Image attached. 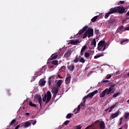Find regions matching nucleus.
Listing matches in <instances>:
<instances>
[{
  "mask_svg": "<svg viewBox=\"0 0 129 129\" xmlns=\"http://www.w3.org/2000/svg\"><path fill=\"white\" fill-rule=\"evenodd\" d=\"M51 98H52V94H51V92H50V91H48L46 94H45L44 97L42 98V100L43 102H45V101L46 105L50 102Z\"/></svg>",
  "mask_w": 129,
  "mask_h": 129,
  "instance_id": "obj_1",
  "label": "nucleus"
},
{
  "mask_svg": "<svg viewBox=\"0 0 129 129\" xmlns=\"http://www.w3.org/2000/svg\"><path fill=\"white\" fill-rule=\"evenodd\" d=\"M93 29L89 28L84 33L83 39H85L86 38H87V37L88 38H91V37H93Z\"/></svg>",
  "mask_w": 129,
  "mask_h": 129,
  "instance_id": "obj_2",
  "label": "nucleus"
},
{
  "mask_svg": "<svg viewBox=\"0 0 129 129\" xmlns=\"http://www.w3.org/2000/svg\"><path fill=\"white\" fill-rule=\"evenodd\" d=\"M106 48V44L105 41L101 40L98 44V51H104Z\"/></svg>",
  "mask_w": 129,
  "mask_h": 129,
  "instance_id": "obj_3",
  "label": "nucleus"
},
{
  "mask_svg": "<svg viewBox=\"0 0 129 129\" xmlns=\"http://www.w3.org/2000/svg\"><path fill=\"white\" fill-rule=\"evenodd\" d=\"M114 13H118L119 14H123L125 12V8L116 7L114 8H112Z\"/></svg>",
  "mask_w": 129,
  "mask_h": 129,
  "instance_id": "obj_4",
  "label": "nucleus"
},
{
  "mask_svg": "<svg viewBox=\"0 0 129 129\" xmlns=\"http://www.w3.org/2000/svg\"><path fill=\"white\" fill-rule=\"evenodd\" d=\"M34 99L36 101H38L40 104V108H42V107H43V105L42 104V97H41V96L39 95H36L34 97Z\"/></svg>",
  "mask_w": 129,
  "mask_h": 129,
  "instance_id": "obj_5",
  "label": "nucleus"
},
{
  "mask_svg": "<svg viewBox=\"0 0 129 129\" xmlns=\"http://www.w3.org/2000/svg\"><path fill=\"white\" fill-rule=\"evenodd\" d=\"M105 94H107V95H108V94H111V93L108 90V88L105 89L100 94V98L102 97H104L105 96Z\"/></svg>",
  "mask_w": 129,
  "mask_h": 129,
  "instance_id": "obj_6",
  "label": "nucleus"
},
{
  "mask_svg": "<svg viewBox=\"0 0 129 129\" xmlns=\"http://www.w3.org/2000/svg\"><path fill=\"white\" fill-rule=\"evenodd\" d=\"M116 85L115 84H111L110 85V87L108 89V90L109 91V92L111 93V94H112L113 92H114V91H112L114 90V87H115Z\"/></svg>",
  "mask_w": 129,
  "mask_h": 129,
  "instance_id": "obj_7",
  "label": "nucleus"
},
{
  "mask_svg": "<svg viewBox=\"0 0 129 129\" xmlns=\"http://www.w3.org/2000/svg\"><path fill=\"white\" fill-rule=\"evenodd\" d=\"M97 93H98V90H96L94 91H93V92L89 93L88 94V96L89 98H92V97H93V96H94V95H95V94H97Z\"/></svg>",
  "mask_w": 129,
  "mask_h": 129,
  "instance_id": "obj_8",
  "label": "nucleus"
},
{
  "mask_svg": "<svg viewBox=\"0 0 129 129\" xmlns=\"http://www.w3.org/2000/svg\"><path fill=\"white\" fill-rule=\"evenodd\" d=\"M71 81V75L68 74L67 76V78L65 80L66 84H69L70 83V81Z\"/></svg>",
  "mask_w": 129,
  "mask_h": 129,
  "instance_id": "obj_9",
  "label": "nucleus"
},
{
  "mask_svg": "<svg viewBox=\"0 0 129 129\" xmlns=\"http://www.w3.org/2000/svg\"><path fill=\"white\" fill-rule=\"evenodd\" d=\"M119 115V110H118L115 113H113L110 116V118L112 119H113V118H115V117H117Z\"/></svg>",
  "mask_w": 129,
  "mask_h": 129,
  "instance_id": "obj_10",
  "label": "nucleus"
},
{
  "mask_svg": "<svg viewBox=\"0 0 129 129\" xmlns=\"http://www.w3.org/2000/svg\"><path fill=\"white\" fill-rule=\"evenodd\" d=\"M88 28V26H85L83 28V29H81L78 34L80 35H82V34H83V33H84V32H85V31H86V30H87V29Z\"/></svg>",
  "mask_w": 129,
  "mask_h": 129,
  "instance_id": "obj_11",
  "label": "nucleus"
},
{
  "mask_svg": "<svg viewBox=\"0 0 129 129\" xmlns=\"http://www.w3.org/2000/svg\"><path fill=\"white\" fill-rule=\"evenodd\" d=\"M99 127L100 129H105V123L104 121H100L99 122Z\"/></svg>",
  "mask_w": 129,
  "mask_h": 129,
  "instance_id": "obj_12",
  "label": "nucleus"
},
{
  "mask_svg": "<svg viewBox=\"0 0 129 129\" xmlns=\"http://www.w3.org/2000/svg\"><path fill=\"white\" fill-rule=\"evenodd\" d=\"M114 12L112 8L110 9V11L106 13L105 15V19H108L109 17V15H111V14H113Z\"/></svg>",
  "mask_w": 129,
  "mask_h": 129,
  "instance_id": "obj_13",
  "label": "nucleus"
},
{
  "mask_svg": "<svg viewBox=\"0 0 129 129\" xmlns=\"http://www.w3.org/2000/svg\"><path fill=\"white\" fill-rule=\"evenodd\" d=\"M68 68L71 72H73V71H74L75 66H74V64H71L70 66H68Z\"/></svg>",
  "mask_w": 129,
  "mask_h": 129,
  "instance_id": "obj_14",
  "label": "nucleus"
},
{
  "mask_svg": "<svg viewBox=\"0 0 129 129\" xmlns=\"http://www.w3.org/2000/svg\"><path fill=\"white\" fill-rule=\"evenodd\" d=\"M72 52L70 50H69L68 52H67L64 55V57H65V58H66L67 59V60H68V58H69V57H70L71 54H72Z\"/></svg>",
  "mask_w": 129,
  "mask_h": 129,
  "instance_id": "obj_15",
  "label": "nucleus"
},
{
  "mask_svg": "<svg viewBox=\"0 0 129 129\" xmlns=\"http://www.w3.org/2000/svg\"><path fill=\"white\" fill-rule=\"evenodd\" d=\"M58 91H59V88L57 87H53V88L51 91V92L52 93H55V95H57V93H58Z\"/></svg>",
  "mask_w": 129,
  "mask_h": 129,
  "instance_id": "obj_16",
  "label": "nucleus"
},
{
  "mask_svg": "<svg viewBox=\"0 0 129 129\" xmlns=\"http://www.w3.org/2000/svg\"><path fill=\"white\" fill-rule=\"evenodd\" d=\"M86 48H87V45H86L82 47L81 50V56H83V54H84V51L86 50Z\"/></svg>",
  "mask_w": 129,
  "mask_h": 129,
  "instance_id": "obj_17",
  "label": "nucleus"
},
{
  "mask_svg": "<svg viewBox=\"0 0 129 129\" xmlns=\"http://www.w3.org/2000/svg\"><path fill=\"white\" fill-rule=\"evenodd\" d=\"M48 83L49 86H51L52 83H54V78L53 77H49Z\"/></svg>",
  "mask_w": 129,
  "mask_h": 129,
  "instance_id": "obj_18",
  "label": "nucleus"
},
{
  "mask_svg": "<svg viewBox=\"0 0 129 129\" xmlns=\"http://www.w3.org/2000/svg\"><path fill=\"white\" fill-rule=\"evenodd\" d=\"M80 43V41H79V40H71V44L72 45H77V44H79Z\"/></svg>",
  "mask_w": 129,
  "mask_h": 129,
  "instance_id": "obj_19",
  "label": "nucleus"
},
{
  "mask_svg": "<svg viewBox=\"0 0 129 129\" xmlns=\"http://www.w3.org/2000/svg\"><path fill=\"white\" fill-rule=\"evenodd\" d=\"M42 74H43L42 69H41L39 72H37L35 73V76H36V77H38V76H40Z\"/></svg>",
  "mask_w": 129,
  "mask_h": 129,
  "instance_id": "obj_20",
  "label": "nucleus"
},
{
  "mask_svg": "<svg viewBox=\"0 0 129 129\" xmlns=\"http://www.w3.org/2000/svg\"><path fill=\"white\" fill-rule=\"evenodd\" d=\"M58 57V55L56 54H53L50 57V60H54L56 59Z\"/></svg>",
  "mask_w": 129,
  "mask_h": 129,
  "instance_id": "obj_21",
  "label": "nucleus"
},
{
  "mask_svg": "<svg viewBox=\"0 0 129 129\" xmlns=\"http://www.w3.org/2000/svg\"><path fill=\"white\" fill-rule=\"evenodd\" d=\"M56 85L57 87H60L62 85V80H59L56 83Z\"/></svg>",
  "mask_w": 129,
  "mask_h": 129,
  "instance_id": "obj_22",
  "label": "nucleus"
},
{
  "mask_svg": "<svg viewBox=\"0 0 129 129\" xmlns=\"http://www.w3.org/2000/svg\"><path fill=\"white\" fill-rule=\"evenodd\" d=\"M91 45L93 46V47H96V40H95V39H94L92 42H91Z\"/></svg>",
  "mask_w": 129,
  "mask_h": 129,
  "instance_id": "obj_23",
  "label": "nucleus"
},
{
  "mask_svg": "<svg viewBox=\"0 0 129 129\" xmlns=\"http://www.w3.org/2000/svg\"><path fill=\"white\" fill-rule=\"evenodd\" d=\"M123 29V25H121V26H119V28L117 29L118 32L120 33V34H121V33H122V32H121L120 31H121Z\"/></svg>",
  "mask_w": 129,
  "mask_h": 129,
  "instance_id": "obj_24",
  "label": "nucleus"
},
{
  "mask_svg": "<svg viewBox=\"0 0 129 129\" xmlns=\"http://www.w3.org/2000/svg\"><path fill=\"white\" fill-rule=\"evenodd\" d=\"M102 56H103V53H100V54L95 55L94 58V59H97V58H99L100 57H102Z\"/></svg>",
  "mask_w": 129,
  "mask_h": 129,
  "instance_id": "obj_25",
  "label": "nucleus"
},
{
  "mask_svg": "<svg viewBox=\"0 0 129 129\" xmlns=\"http://www.w3.org/2000/svg\"><path fill=\"white\" fill-rule=\"evenodd\" d=\"M97 18H98V16H95L91 19V22H92V23H95V22H96V20H97Z\"/></svg>",
  "mask_w": 129,
  "mask_h": 129,
  "instance_id": "obj_26",
  "label": "nucleus"
},
{
  "mask_svg": "<svg viewBox=\"0 0 129 129\" xmlns=\"http://www.w3.org/2000/svg\"><path fill=\"white\" fill-rule=\"evenodd\" d=\"M39 84L42 86H45V84H46V81L44 80H42L40 82Z\"/></svg>",
  "mask_w": 129,
  "mask_h": 129,
  "instance_id": "obj_27",
  "label": "nucleus"
},
{
  "mask_svg": "<svg viewBox=\"0 0 129 129\" xmlns=\"http://www.w3.org/2000/svg\"><path fill=\"white\" fill-rule=\"evenodd\" d=\"M29 103L30 106H32V107H37V106L36 105V104H33V102H32L31 101H30L29 102Z\"/></svg>",
  "mask_w": 129,
  "mask_h": 129,
  "instance_id": "obj_28",
  "label": "nucleus"
},
{
  "mask_svg": "<svg viewBox=\"0 0 129 129\" xmlns=\"http://www.w3.org/2000/svg\"><path fill=\"white\" fill-rule=\"evenodd\" d=\"M51 63L52 65H58V60H52L51 61Z\"/></svg>",
  "mask_w": 129,
  "mask_h": 129,
  "instance_id": "obj_29",
  "label": "nucleus"
},
{
  "mask_svg": "<svg viewBox=\"0 0 129 129\" xmlns=\"http://www.w3.org/2000/svg\"><path fill=\"white\" fill-rule=\"evenodd\" d=\"M30 125H31V122L27 121L25 123L24 126L25 127H29Z\"/></svg>",
  "mask_w": 129,
  "mask_h": 129,
  "instance_id": "obj_30",
  "label": "nucleus"
},
{
  "mask_svg": "<svg viewBox=\"0 0 129 129\" xmlns=\"http://www.w3.org/2000/svg\"><path fill=\"white\" fill-rule=\"evenodd\" d=\"M126 42H128V39H123L122 41H120V44H121V45H122V44H123V43H125Z\"/></svg>",
  "mask_w": 129,
  "mask_h": 129,
  "instance_id": "obj_31",
  "label": "nucleus"
},
{
  "mask_svg": "<svg viewBox=\"0 0 129 129\" xmlns=\"http://www.w3.org/2000/svg\"><path fill=\"white\" fill-rule=\"evenodd\" d=\"M65 69H66V68L65 66H62L60 69H59V71H65Z\"/></svg>",
  "mask_w": 129,
  "mask_h": 129,
  "instance_id": "obj_32",
  "label": "nucleus"
},
{
  "mask_svg": "<svg viewBox=\"0 0 129 129\" xmlns=\"http://www.w3.org/2000/svg\"><path fill=\"white\" fill-rule=\"evenodd\" d=\"M88 98H89L88 95L87 96H86L85 97H84V98L83 99V101L84 103H85V102H86V99H87Z\"/></svg>",
  "mask_w": 129,
  "mask_h": 129,
  "instance_id": "obj_33",
  "label": "nucleus"
},
{
  "mask_svg": "<svg viewBox=\"0 0 129 129\" xmlns=\"http://www.w3.org/2000/svg\"><path fill=\"white\" fill-rule=\"evenodd\" d=\"M120 93L119 92H117L115 93L113 95V98H115V97H117V96H118V95H119Z\"/></svg>",
  "mask_w": 129,
  "mask_h": 129,
  "instance_id": "obj_34",
  "label": "nucleus"
},
{
  "mask_svg": "<svg viewBox=\"0 0 129 129\" xmlns=\"http://www.w3.org/2000/svg\"><path fill=\"white\" fill-rule=\"evenodd\" d=\"M15 122H16V119H15L12 120V121L11 122V123L9 125V126H11V125H13V124L15 123Z\"/></svg>",
  "mask_w": 129,
  "mask_h": 129,
  "instance_id": "obj_35",
  "label": "nucleus"
},
{
  "mask_svg": "<svg viewBox=\"0 0 129 129\" xmlns=\"http://www.w3.org/2000/svg\"><path fill=\"white\" fill-rule=\"evenodd\" d=\"M129 117V113H125L124 114V118L125 119H127Z\"/></svg>",
  "mask_w": 129,
  "mask_h": 129,
  "instance_id": "obj_36",
  "label": "nucleus"
},
{
  "mask_svg": "<svg viewBox=\"0 0 129 129\" xmlns=\"http://www.w3.org/2000/svg\"><path fill=\"white\" fill-rule=\"evenodd\" d=\"M72 117V113H69L66 116V118H68V119L71 118Z\"/></svg>",
  "mask_w": 129,
  "mask_h": 129,
  "instance_id": "obj_37",
  "label": "nucleus"
},
{
  "mask_svg": "<svg viewBox=\"0 0 129 129\" xmlns=\"http://www.w3.org/2000/svg\"><path fill=\"white\" fill-rule=\"evenodd\" d=\"M79 62L83 64L84 63H85V59H84L83 57H81V59L79 60Z\"/></svg>",
  "mask_w": 129,
  "mask_h": 129,
  "instance_id": "obj_38",
  "label": "nucleus"
},
{
  "mask_svg": "<svg viewBox=\"0 0 129 129\" xmlns=\"http://www.w3.org/2000/svg\"><path fill=\"white\" fill-rule=\"evenodd\" d=\"M78 61H79V58H78V57H77L76 58H75L74 60H73V62L74 63H78Z\"/></svg>",
  "mask_w": 129,
  "mask_h": 129,
  "instance_id": "obj_39",
  "label": "nucleus"
},
{
  "mask_svg": "<svg viewBox=\"0 0 129 129\" xmlns=\"http://www.w3.org/2000/svg\"><path fill=\"white\" fill-rule=\"evenodd\" d=\"M89 56H90V54L88 52H86V53H85V57L86 58H88V57H89Z\"/></svg>",
  "mask_w": 129,
  "mask_h": 129,
  "instance_id": "obj_40",
  "label": "nucleus"
},
{
  "mask_svg": "<svg viewBox=\"0 0 129 129\" xmlns=\"http://www.w3.org/2000/svg\"><path fill=\"white\" fill-rule=\"evenodd\" d=\"M95 35H99V30L95 29L94 32Z\"/></svg>",
  "mask_w": 129,
  "mask_h": 129,
  "instance_id": "obj_41",
  "label": "nucleus"
},
{
  "mask_svg": "<svg viewBox=\"0 0 129 129\" xmlns=\"http://www.w3.org/2000/svg\"><path fill=\"white\" fill-rule=\"evenodd\" d=\"M93 125H94V123H93L90 125H89L87 127H86L85 129H89L90 127H92V126H93Z\"/></svg>",
  "mask_w": 129,
  "mask_h": 129,
  "instance_id": "obj_42",
  "label": "nucleus"
},
{
  "mask_svg": "<svg viewBox=\"0 0 129 129\" xmlns=\"http://www.w3.org/2000/svg\"><path fill=\"white\" fill-rule=\"evenodd\" d=\"M81 128H82V127L80 125H77L75 128V129H81Z\"/></svg>",
  "mask_w": 129,
  "mask_h": 129,
  "instance_id": "obj_43",
  "label": "nucleus"
},
{
  "mask_svg": "<svg viewBox=\"0 0 129 129\" xmlns=\"http://www.w3.org/2000/svg\"><path fill=\"white\" fill-rule=\"evenodd\" d=\"M114 23V19H110L109 21V24H113Z\"/></svg>",
  "mask_w": 129,
  "mask_h": 129,
  "instance_id": "obj_44",
  "label": "nucleus"
},
{
  "mask_svg": "<svg viewBox=\"0 0 129 129\" xmlns=\"http://www.w3.org/2000/svg\"><path fill=\"white\" fill-rule=\"evenodd\" d=\"M80 105H79L77 108L78 112H76V113H77V112H79L80 111Z\"/></svg>",
  "mask_w": 129,
  "mask_h": 129,
  "instance_id": "obj_45",
  "label": "nucleus"
},
{
  "mask_svg": "<svg viewBox=\"0 0 129 129\" xmlns=\"http://www.w3.org/2000/svg\"><path fill=\"white\" fill-rule=\"evenodd\" d=\"M80 105L82 107H84V106H85V103L83 102V103H81Z\"/></svg>",
  "mask_w": 129,
  "mask_h": 129,
  "instance_id": "obj_46",
  "label": "nucleus"
},
{
  "mask_svg": "<svg viewBox=\"0 0 129 129\" xmlns=\"http://www.w3.org/2000/svg\"><path fill=\"white\" fill-rule=\"evenodd\" d=\"M70 121L69 120H67L64 122V125H67L68 124V123H69Z\"/></svg>",
  "mask_w": 129,
  "mask_h": 129,
  "instance_id": "obj_47",
  "label": "nucleus"
},
{
  "mask_svg": "<svg viewBox=\"0 0 129 129\" xmlns=\"http://www.w3.org/2000/svg\"><path fill=\"white\" fill-rule=\"evenodd\" d=\"M116 106V104H114L113 105H112V106L110 107V109H113V108H114V107H115Z\"/></svg>",
  "mask_w": 129,
  "mask_h": 129,
  "instance_id": "obj_48",
  "label": "nucleus"
},
{
  "mask_svg": "<svg viewBox=\"0 0 129 129\" xmlns=\"http://www.w3.org/2000/svg\"><path fill=\"white\" fill-rule=\"evenodd\" d=\"M122 119H123L122 117L120 118V120H120V123H119V124H121V123H122Z\"/></svg>",
  "mask_w": 129,
  "mask_h": 129,
  "instance_id": "obj_49",
  "label": "nucleus"
},
{
  "mask_svg": "<svg viewBox=\"0 0 129 129\" xmlns=\"http://www.w3.org/2000/svg\"><path fill=\"white\" fill-rule=\"evenodd\" d=\"M107 79H110V78H111V75H110L109 76H108L107 77H106Z\"/></svg>",
  "mask_w": 129,
  "mask_h": 129,
  "instance_id": "obj_50",
  "label": "nucleus"
},
{
  "mask_svg": "<svg viewBox=\"0 0 129 129\" xmlns=\"http://www.w3.org/2000/svg\"><path fill=\"white\" fill-rule=\"evenodd\" d=\"M36 123H37V121L34 120V121L33 122L32 124H33V125H35V124H36Z\"/></svg>",
  "mask_w": 129,
  "mask_h": 129,
  "instance_id": "obj_51",
  "label": "nucleus"
},
{
  "mask_svg": "<svg viewBox=\"0 0 129 129\" xmlns=\"http://www.w3.org/2000/svg\"><path fill=\"white\" fill-rule=\"evenodd\" d=\"M58 78H60V79H63V77L61 76H60V75H57Z\"/></svg>",
  "mask_w": 129,
  "mask_h": 129,
  "instance_id": "obj_52",
  "label": "nucleus"
},
{
  "mask_svg": "<svg viewBox=\"0 0 129 129\" xmlns=\"http://www.w3.org/2000/svg\"><path fill=\"white\" fill-rule=\"evenodd\" d=\"M99 120H96L94 122V123H99Z\"/></svg>",
  "mask_w": 129,
  "mask_h": 129,
  "instance_id": "obj_53",
  "label": "nucleus"
},
{
  "mask_svg": "<svg viewBox=\"0 0 129 129\" xmlns=\"http://www.w3.org/2000/svg\"><path fill=\"white\" fill-rule=\"evenodd\" d=\"M120 4H121V5H123L124 4V1H120Z\"/></svg>",
  "mask_w": 129,
  "mask_h": 129,
  "instance_id": "obj_54",
  "label": "nucleus"
},
{
  "mask_svg": "<svg viewBox=\"0 0 129 129\" xmlns=\"http://www.w3.org/2000/svg\"><path fill=\"white\" fill-rule=\"evenodd\" d=\"M25 114H26V116H28V115H30V113L27 112V113H26Z\"/></svg>",
  "mask_w": 129,
  "mask_h": 129,
  "instance_id": "obj_55",
  "label": "nucleus"
},
{
  "mask_svg": "<svg viewBox=\"0 0 129 129\" xmlns=\"http://www.w3.org/2000/svg\"><path fill=\"white\" fill-rule=\"evenodd\" d=\"M20 127V125H18L16 127L15 129H18Z\"/></svg>",
  "mask_w": 129,
  "mask_h": 129,
  "instance_id": "obj_56",
  "label": "nucleus"
},
{
  "mask_svg": "<svg viewBox=\"0 0 129 129\" xmlns=\"http://www.w3.org/2000/svg\"><path fill=\"white\" fill-rule=\"evenodd\" d=\"M49 67H50V69L54 68V66L53 65L50 66Z\"/></svg>",
  "mask_w": 129,
  "mask_h": 129,
  "instance_id": "obj_57",
  "label": "nucleus"
},
{
  "mask_svg": "<svg viewBox=\"0 0 129 129\" xmlns=\"http://www.w3.org/2000/svg\"><path fill=\"white\" fill-rule=\"evenodd\" d=\"M103 82H109V81H108V80H104V81H103Z\"/></svg>",
  "mask_w": 129,
  "mask_h": 129,
  "instance_id": "obj_58",
  "label": "nucleus"
},
{
  "mask_svg": "<svg viewBox=\"0 0 129 129\" xmlns=\"http://www.w3.org/2000/svg\"><path fill=\"white\" fill-rule=\"evenodd\" d=\"M111 110H112V109H111L110 108V109L109 110V112H111Z\"/></svg>",
  "mask_w": 129,
  "mask_h": 129,
  "instance_id": "obj_59",
  "label": "nucleus"
},
{
  "mask_svg": "<svg viewBox=\"0 0 129 129\" xmlns=\"http://www.w3.org/2000/svg\"><path fill=\"white\" fill-rule=\"evenodd\" d=\"M105 111H108V109H106L105 110Z\"/></svg>",
  "mask_w": 129,
  "mask_h": 129,
  "instance_id": "obj_60",
  "label": "nucleus"
},
{
  "mask_svg": "<svg viewBox=\"0 0 129 129\" xmlns=\"http://www.w3.org/2000/svg\"><path fill=\"white\" fill-rule=\"evenodd\" d=\"M67 64H68V65H69V64H70V62H69L67 63Z\"/></svg>",
  "mask_w": 129,
  "mask_h": 129,
  "instance_id": "obj_61",
  "label": "nucleus"
},
{
  "mask_svg": "<svg viewBox=\"0 0 129 129\" xmlns=\"http://www.w3.org/2000/svg\"><path fill=\"white\" fill-rule=\"evenodd\" d=\"M53 96H56V95L55 94V93H54V94L53 95Z\"/></svg>",
  "mask_w": 129,
  "mask_h": 129,
  "instance_id": "obj_62",
  "label": "nucleus"
},
{
  "mask_svg": "<svg viewBox=\"0 0 129 129\" xmlns=\"http://www.w3.org/2000/svg\"><path fill=\"white\" fill-rule=\"evenodd\" d=\"M119 129H122V128H119Z\"/></svg>",
  "mask_w": 129,
  "mask_h": 129,
  "instance_id": "obj_63",
  "label": "nucleus"
}]
</instances>
